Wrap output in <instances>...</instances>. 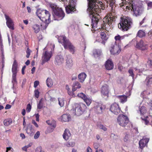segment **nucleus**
<instances>
[{
	"label": "nucleus",
	"mask_w": 152,
	"mask_h": 152,
	"mask_svg": "<svg viewBox=\"0 0 152 152\" xmlns=\"http://www.w3.org/2000/svg\"><path fill=\"white\" fill-rule=\"evenodd\" d=\"M115 0H110L109 6L111 8V11L112 12H115Z\"/></svg>",
	"instance_id": "28"
},
{
	"label": "nucleus",
	"mask_w": 152,
	"mask_h": 152,
	"mask_svg": "<svg viewBox=\"0 0 152 152\" xmlns=\"http://www.w3.org/2000/svg\"><path fill=\"white\" fill-rule=\"evenodd\" d=\"M81 87V84L77 81H75L73 83L72 86V91L74 92L77 89L80 88Z\"/></svg>",
	"instance_id": "22"
},
{
	"label": "nucleus",
	"mask_w": 152,
	"mask_h": 152,
	"mask_svg": "<svg viewBox=\"0 0 152 152\" xmlns=\"http://www.w3.org/2000/svg\"><path fill=\"white\" fill-rule=\"evenodd\" d=\"M20 135L22 139H24L25 138V136L24 134L21 133L20 134Z\"/></svg>",
	"instance_id": "64"
},
{
	"label": "nucleus",
	"mask_w": 152,
	"mask_h": 152,
	"mask_svg": "<svg viewBox=\"0 0 152 152\" xmlns=\"http://www.w3.org/2000/svg\"><path fill=\"white\" fill-rule=\"evenodd\" d=\"M136 48L143 50H146L147 48L146 44L144 43L143 41L142 40L137 43Z\"/></svg>",
	"instance_id": "17"
},
{
	"label": "nucleus",
	"mask_w": 152,
	"mask_h": 152,
	"mask_svg": "<svg viewBox=\"0 0 152 152\" xmlns=\"http://www.w3.org/2000/svg\"><path fill=\"white\" fill-rule=\"evenodd\" d=\"M149 140V138H145L144 137L139 142V146L141 149H142L144 147L147 145Z\"/></svg>",
	"instance_id": "16"
},
{
	"label": "nucleus",
	"mask_w": 152,
	"mask_h": 152,
	"mask_svg": "<svg viewBox=\"0 0 152 152\" xmlns=\"http://www.w3.org/2000/svg\"><path fill=\"white\" fill-rule=\"evenodd\" d=\"M129 122L128 117L123 114L119 115L117 118V123L120 126L125 127Z\"/></svg>",
	"instance_id": "6"
},
{
	"label": "nucleus",
	"mask_w": 152,
	"mask_h": 152,
	"mask_svg": "<svg viewBox=\"0 0 152 152\" xmlns=\"http://www.w3.org/2000/svg\"><path fill=\"white\" fill-rule=\"evenodd\" d=\"M42 102V99H41L39 101V103L37 104V108L38 109H40L42 107L43 104Z\"/></svg>",
	"instance_id": "47"
},
{
	"label": "nucleus",
	"mask_w": 152,
	"mask_h": 152,
	"mask_svg": "<svg viewBox=\"0 0 152 152\" xmlns=\"http://www.w3.org/2000/svg\"><path fill=\"white\" fill-rule=\"evenodd\" d=\"M73 65L72 61L71 58H67L66 60L65 67L66 68L70 69Z\"/></svg>",
	"instance_id": "20"
},
{
	"label": "nucleus",
	"mask_w": 152,
	"mask_h": 152,
	"mask_svg": "<svg viewBox=\"0 0 152 152\" xmlns=\"http://www.w3.org/2000/svg\"><path fill=\"white\" fill-rule=\"evenodd\" d=\"M36 152H44V151L42 150V148L40 147L37 148L36 150Z\"/></svg>",
	"instance_id": "57"
},
{
	"label": "nucleus",
	"mask_w": 152,
	"mask_h": 152,
	"mask_svg": "<svg viewBox=\"0 0 152 152\" xmlns=\"http://www.w3.org/2000/svg\"><path fill=\"white\" fill-rule=\"evenodd\" d=\"M11 106L9 104H7L6 105L5 107V109H9L11 108Z\"/></svg>",
	"instance_id": "63"
},
{
	"label": "nucleus",
	"mask_w": 152,
	"mask_h": 152,
	"mask_svg": "<svg viewBox=\"0 0 152 152\" xmlns=\"http://www.w3.org/2000/svg\"><path fill=\"white\" fill-rule=\"evenodd\" d=\"M50 6L53 12L54 20H59L64 18L65 13L61 8H59L54 4H50Z\"/></svg>",
	"instance_id": "4"
},
{
	"label": "nucleus",
	"mask_w": 152,
	"mask_h": 152,
	"mask_svg": "<svg viewBox=\"0 0 152 152\" xmlns=\"http://www.w3.org/2000/svg\"><path fill=\"white\" fill-rule=\"evenodd\" d=\"M141 118L142 119L143 122L146 125L149 124V121L151 119H152L151 116H146V117H145L144 118L141 117Z\"/></svg>",
	"instance_id": "23"
},
{
	"label": "nucleus",
	"mask_w": 152,
	"mask_h": 152,
	"mask_svg": "<svg viewBox=\"0 0 152 152\" xmlns=\"http://www.w3.org/2000/svg\"><path fill=\"white\" fill-rule=\"evenodd\" d=\"M98 126L99 128L103 130L104 131H106L107 130V129L105 127V126H104L102 124H99L98 125Z\"/></svg>",
	"instance_id": "49"
},
{
	"label": "nucleus",
	"mask_w": 152,
	"mask_h": 152,
	"mask_svg": "<svg viewBox=\"0 0 152 152\" xmlns=\"http://www.w3.org/2000/svg\"><path fill=\"white\" fill-rule=\"evenodd\" d=\"M67 92L68 94L70 96L72 97H74L75 96V94L73 93V92H72L70 91H67Z\"/></svg>",
	"instance_id": "55"
},
{
	"label": "nucleus",
	"mask_w": 152,
	"mask_h": 152,
	"mask_svg": "<svg viewBox=\"0 0 152 152\" xmlns=\"http://www.w3.org/2000/svg\"><path fill=\"white\" fill-rule=\"evenodd\" d=\"M58 104L61 107H63L64 104V98H58Z\"/></svg>",
	"instance_id": "39"
},
{
	"label": "nucleus",
	"mask_w": 152,
	"mask_h": 152,
	"mask_svg": "<svg viewBox=\"0 0 152 152\" xmlns=\"http://www.w3.org/2000/svg\"><path fill=\"white\" fill-rule=\"evenodd\" d=\"M94 148L96 150H97V149L99 146V144L97 143H94Z\"/></svg>",
	"instance_id": "56"
},
{
	"label": "nucleus",
	"mask_w": 152,
	"mask_h": 152,
	"mask_svg": "<svg viewBox=\"0 0 152 152\" xmlns=\"http://www.w3.org/2000/svg\"><path fill=\"white\" fill-rule=\"evenodd\" d=\"M137 35L140 37H142L145 36V33L143 31L140 30L138 32Z\"/></svg>",
	"instance_id": "38"
},
{
	"label": "nucleus",
	"mask_w": 152,
	"mask_h": 152,
	"mask_svg": "<svg viewBox=\"0 0 152 152\" xmlns=\"http://www.w3.org/2000/svg\"><path fill=\"white\" fill-rule=\"evenodd\" d=\"M75 145V143L73 142H68L66 145L68 147H73Z\"/></svg>",
	"instance_id": "46"
},
{
	"label": "nucleus",
	"mask_w": 152,
	"mask_h": 152,
	"mask_svg": "<svg viewBox=\"0 0 152 152\" xmlns=\"http://www.w3.org/2000/svg\"><path fill=\"white\" fill-rule=\"evenodd\" d=\"M94 107L96 109V111L98 113H102L103 108L101 104L96 103Z\"/></svg>",
	"instance_id": "25"
},
{
	"label": "nucleus",
	"mask_w": 152,
	"mask_h": 152,
	"mask_svg": "<svg viewBox=\"0 0 152 152\" xmlns=\"http://www.w3.org/2000/svg\"><path fill=\"white\" fill-rule=\"evenodd\" d=\"M102 51L99 49H95L93 51V53L94 55H96L97 56H100L101 53Z\"/></svg>",
	"instance_id": "42"
},
{
	"label": "nucleus",
	"mask_w": 152,
	"mask_h": 152,
	"mask_svg": "<svg viewBox=\"0 0 152 152\" xmlns=\"http://www.w3.org/2000/svg\"><path fill=\"white\" fill-rule=\"evenodd\" d=\"M88 8L87 10L89 14L90 18L91 19L92 28L96 27L99 20V15L97 14H95L98 10L99 6L96 4V0H87Z\"/></svg>",
	"instance_id": "1"
},
{
	"label": "nucleus",
	"mask_w": 152,
	"mask_h": 152,
	"mask_svg": "<svg viewBox=\"0 0 152 152\" xmlns=\"http://www.w3.org/2000/svg\"><path fill=\"white\" fill-rule=\"evenodd\" d=\"M16 74H12V83H13V86L12 87V88L13 89H14V84L15 83H17V80L16 79Z\"/></svg>",
	"instance_id": "41"
},
{
	"label": "nucleus",
	"mask_w": 152,
	"mask_h": 152,
	"mask_svg": "<svg viewBox=\"0 0 152 152\" xmlns=\"http://www.w3.org/2000/svg\"><path fill=\"white\" fill-rule=\"evenodd\" d=\"M4 16L6 20V24L8 27L11 29L14 30V24L12 20L6 14H4Z\"/></svg>",
	"instance_id": "14"
},
{
	"label": "nucleus",
	"mask_w": 152,
	"mask_h": 152,
	"mask_svg": "<svg viewBox=\"0 0 152 152\" xmlns=\"http://www.w3.org/2000/svg\"><path fill=\"white\" fill-rule=\"evenodd\" d=\"M105 65L106 69L107 70H110L113 68V64L110 59L107 60L105 62Z\"/></svg>",
	"instance_id": "18"
},
{
	"label": "nucleus",
	"mask_w": 152,
	"mask_h": 152,
	"mask_svg": "<svg viewBox=\"0 0 152 152\" xmlns=\"http://www.w3.org/2000/svg\"><path fill=\"white\" fill-rule=\"evenodd\" d=\"M61 117V120L62 122H68L71 119L70 115L68 114H64Z\"/></svg>",
	"instance_id": "27"
},
{
	"label": "nucleus",
	"mask_w": 152,
	"mask_h": 152,
	"mask_svg": "<svg viewBox=\"0 0 152 152\" xmlns=\"http://www.w3.org/2000/svg\"><path fill=\"white\" fill-rule=\"evenodd\" d=\"M130 7L132 8L134 15L137 17L140 15L142 13L143 10L141 6L135 5L134 4H130Z\"/></svg>",
	"instance_id": "9"
},
{
	"label": "nucleus",
	"mask_w": 152,
	"mask_h": 152,
	"mask_svg": "<svg viewBox=\"0 0 152 152\" xmlns=\"http://www.w3.org/2000/svg\"><path fill=\"white\" fill-rule=\"evenodd\" d=\"M52 55V53L51 51H44L42 53V64H44L49 61Z\"/></svg>",
	"instance_id": "12"
},
{
	"label": "nucleus",
	"mask_w": 152,
	"mask_h": 152,
	"mask_svg": "<svg viewBox=\"0 0 152 152\" xmlns=\"http://www.w3.org/2000/svg\"><path fill=\"white\" fill-rule=\"evenodd\" d=\"M31 106L30 103L28 104L27 106L26 110L27 112H29L31 110Z\"/></svg>",
	"instance_id": "50"
},
{
	"label": "nucleus",
	"mask_w": 152,
	"mask_h": 152,
	"mask_svg": "<svg viewBox=\"0 0 152 152\" xmlns=\"http://www.w3.org/2000/svg\"><path fill=\"white\" fill-rule=\"evenodd\" d=\"M110 90L108 85L105 84L101 88V94L102 97L106 99L109 97Z\"/></svg>",
	"instance_id": "11"
},
{
	"label": "nucleus",
	"mask_w": 152,
	"mask_h": 152,
	"mask_svg": "<svg viewBox=\"0 0 152 152\" xmlns=\"http://www.w3.org/2000/svg\"><path fill=\"white\" fill-rule=\"evenodd\" d=\"M129 135L127 133H125V136L124 138V142H127L129 140Z\"/></svg>",
	"instance_id": "51"
},
{
	"label": "nucleus",
	"mask_w": 152,
	"mask_h": 152,
	"mask_svg": "<svg viewBox=\"0 0 152 152\" xmlns=\"http://www.w3.org/2000/svg\"><path fill=\"white\" fill-rule=\"evenodd\" d=\"M77 96L79 97H80L83 100L87 96L84 94L83 93H78L77 94Z\"/></svg>",
	"instance_id": "45"
},
{
	"label": "nucleus",
	"mask_w": 152,
	"mask_h": 152,
	"mask_svg": "<svg viewBox=\"0 0 152 152\" xmlns=\"http://www.w3.org/2000/svg\"><path fill=\"white\" fill-rule=\"evenodd\" d=\"M110 110L115 115L118 114L121 111L118 105L116 103H114L111 105Z\"/></svg>",
	"instance_id": "13"
},
{
	"label": "nucleus",
	"mask_w": 152,
	"mask_h": 152,
	"mask_svg": "<svg viewBox=\"0 0 152 152\" xmlns=\"http://www.w3.org/2000/svg\"><path fill=\"white\" fill-rule=\"evenodd\" d=\"M32 145V143L31 142L28 145L24 146L22 148V149L23 150L25 151L26 152H27V149L29 147H31Z\"/></svg>",
	"instance_id": "44"
},
{
	"label": "nucleus",
	"mask_w": 152,
	"mask_h": 152,
	"mask_svg": "<svg viewBox=\"0 0 152 152\" xmlns=\"http://www.w3.org/2000/svg\"><path fill=\"white\" fill-rule=\"evenodd\" d=\"M18 66V64L16 60H15L13 62L12 68V74H16L17 71V69Z\"/></svg>",
	"instance_id": "26"
},
{
	"label": "nucleus",
	"mask_w": 152,
	"mask_h": 152,
	"mask_svg": "<svg viewBox=\"0 0 152 152\" xmlns=\"http://www.w3.org/2000/svg\"><path fill=\"white\" fill-rule=\"evenodd\" d=\"M113 20L110 17H108L107 18H104L103 19V22L105 23H107L109 25H111V22Z\"/></svg>",
	"instance_id": "33"
},
{
	"label": "nucleus",
	"mask_w": 152,
	"mask_h": 152,
	"mask_svg": "<svg viewBox=\"0 0 152 152\" xmlns=\"http://www.w3.org/2000/svg\"><path fill=\"white\" fill-rule=\"evenodd\" d=\"M58 42L61 43L62 42L61 39L63 41V45L65 49H68L70 52L72 54H74L75 51V47L70 42L69 40L67 39L64 36L60 37L58 38Z\"/></svg>",
	"instance_id": "5"
},
{
	"label": "nucleus",
	"mask_w": 152,
	"mask_h": 152,
	"mask_svg": "<svg viewBox=\"0 0 152 152\" xmlns=\"http://www.w3.org/2000/svg\"><path fill=\"white\" fill-rule=\"evenodd\" d=\"M128 34H126L122 36H120L118 35L115 37V39L116 41H120L121 40L124 39L125 37H128Z\"/></svg>",
	"instance_id": "31"
},
{
	"label": "nucleus",
	"mask_w": 152,
	"mask_h": 152,
	"mask_svg": "<svg viewBox=\"0 0 152 152\" xmlns=\"http://www.w3.org/2000/svg\"><path fill=\"white\" fill-rule=\"evenodd\" d=\"M128 72L130 74L129 75L132 76V77L133 79L134 77V74L133 70L130 69L129 70Z\"/></svg>",
	"instance_id": "52"
},
{
	"label": "nucleus",
	"mask_w": 152,
	"mask_h": 152,
	"mask_svg": "<svg viewBox=\"0 0 152 152\" xmlns=\"http://www.w3.org/2000/svg\"><path fill=\"white\" fill-rule=\"evenodd\" d=\"M26 133L30 136L33 135L35 131L32 127V126L30 124H28L25 129Z\"/></svg>",
	"instance_id": "15"
},
{
	"label": "nucleus",
	"mask_w": 152,
	"mask_h": 152,
	"mask_svg": "<svg viewBox=\"0 0 152 152\" xmlns=\"http://www.w3.org/2000/svg\"><path fill=\"white\" fill-rule=\"evenodd\" d=\"M117 97L120 100V101L123 103L127 101V96L126 95L117 96Z\"/></svg>",
	"instance_id": "30"
},
{
	"label": "nucleus",
	"mask_w": 152,
	"mask_h": 152,
	"mask_svg": "<svg viewBox=\"0 0 152 152\" xmlns=\"http://www.w3.org/2000/svg\"><path fill=\"white\" fill-rule=\"evenodd\" d=\"M77 0H69V5L65 7L66 12L69 14L72 13V12L76 10L75 6L77 4Z\"/></svg>",
	"instance_id": "8"
},
{
	"label": "nucleus",
	"mask_w": 152,
	"mask_h": 152,
	"mask_svg": "<svg viewBox=\"0 0 152 152\" xmlns=\"http://www.w3.org/2000/svg\"><path fill=\"white\" fill-rule=\"evenodd\" d=\"M88 106L89 105L91 102V99L86 96L83 100Z\"/></svg>",
	"instance_id": "37"
},
{
	"label": "nucleus",
	"mask_w": 152,
	"mask_h": 152,
	"mask_svg": "<svg viewBox=\"0 0 152 152\" xmlns=\"http://www.w3.org/2000/svg\"><path fill=\"white\" fill-rule=\"evenodd\" d=\"M39 82L38 81H35L34 83V87L36 88L39 85Z\"/></svg>",
	"instance_id": "58"
},
{
	"label": "nucleus",
	"mask_w": 152,
	"mask_h": 152,
	"mask_svg": "<svg viewBox=\"0 0 152 152\" xmlns=\"http://www.w3.org/2000/svg\"><path fill=\"white\" fill-rule=\"evenodd\" d=\"M32 123L37 128L38 127V125L37 124V123L35 122V121L34 120H32Z\"/></svg>",
	"instance_id": "60"
},
{
	"label": "nucleus",
	"mask_w": 152,
	"mask_h": 152,
	"mask_svg": "<svg viewBox=\"0 0 152 152\" xmlns=\"http://www.w3.org/2000/svg\"><path fill=\"white\" fill-rule=\"evenodd\" d=\"M139 111H140V115H144L147 112L146 107L143 106H142L141 108H139Z\"/></svg>",
	"instance_id": "32"
},
{
	"label": "nucleus",
	"mask_w": 152,
	"mask_h": 152,
	"mask_svg": "<svg viewBox=\"0 0 152 152\" xmlns=\"http://www.w3.org/2000/svg\"><path fill=\"white\" fill-rule=\"evenodd\" d=\"M87 152H92V150L91 148L88 146L87 149Z\"/></svg>",
	"instance_id": "62"
},
{
	"label": "nucleus",
	"mask_w": 152,
	"mask_h": 152,
	"mask_svg": "<svg viewBox=\"0 0 152 152\" xmlns=\"http://www.w3.org/2000/svg\"><path fill=\"white\" fill-rule=\"evenodd\" d=\"M31 52V50H30L28 47L27 48V50L26 51V57L27 58H28L29 57L30 53Z\"/></svg>",
	"instance_id": "48"
},
{
	"label": "nucleus",
	"mask_w": 152,
	"mask_h": 152,
	"mask_svg": "<svg viewBox=\"0 0 152 152\" xmlns=\"http://www.w3.org/2000/svg\"><path fill=\"white\" fill-rule=\"evenodd\" d=\"M40 134V133L39 132V131H37L34 135V138L35 139H37L39 137Z\"/></svg>",
	"instance_id": "53"
},
{
	"label": "nucleus",
	"mask_w": 152,
	"mask_h": 152,
	"mask_svg": "<svg viewBox=\"0 0 152 152\" xmlns=\"http://www.w3.org/2000/svg\"><path fill=\"white\" fill-rule=\"evenodd\" d=\"M100 35L101 37V38L102 40L101 43L104 45L105 41L108 38L106 37L105 33L104 32H101L100 33Z\"/></svg>",
	"instance_id": "29"
},
{
	"label": "nucleus",
	"mask_w": 152,
	"mask_h": 152,
	"mask_svg": "<svg viewBox=\"0 0 152 152\" xmlns=\"http://www.w3.org/2000/svg\"><path fill=\"white\" fill-rule=\"evenodd\" d=\"M133 24L131 18L125 16L121 18L120 22L118 24V27L123 31H126L130 29Z\"/></svg>",
	"instance_id": "3"
},
{
	"label": "nucleus",
	"mask_w": 152,
	"mask_h": 152,
	"mask_svg": "<svg viewBox=\"0 0 152 152\" xmlns=\"http://www.w3.org/2000/svg\"><path fill=\"white\" fill-rule=\"evenodd\" d=\"M64 62V58L60 55H57L55 57V64L57 65H61Z\"/></svg>",
	"instance_id": "19"
},
{
	"label": "nucleus",
	"mask_w": 152,
	"mask_h": 152,
	"mask_svg": "<svg viewBox=\"0 0 152 152\" xmlns=\"http://www.w3.org/2000/svg\"><path fill=\"white\" fill-rule=\"evenodd\" d=\"M147 86H148L152 83V77H148L146 79L145 81Z\"/></svg>",
	"instance_id": "36"
},
{
	"label": "nucleus",
	"mask_w": 152,
	"mask_h": 152,
	"mask_svg": "<svg viewBox=\"0 0 152 152\" xmlns=\"http://www.w3.org/2000/svg\"><path fill=\"white\" fill-rule=\"evenodd\" d=\"M87 75L84 72H82L79 74L78 78L79 81L81 83H83Z\"/></svg>",
	"instance_id": "21"
},
{
	"label": "nucleus",
	"mask_w": 152,
	"mask_h": 152,
	"mask_svg": "<svg viewBox=\"0 0 152 152\" xmlns=\"http://www.w3.org/2000/svg\"><path fill=\"white\" fill-rule=\"evenodd\" d=\"M75 106V114L77 116L82 115L86 108V105L82 103L76 104Z\"/></svg>",
	"instance_id": "7"
},
{
	"label": "nucleus",
	"mask_w": 152,
	"mask_h": 152,
	"mask_svg": "<svg viewBox=\"0 0 152 152\" xmlns=\"http://www.w3.org/2000/svg\"><path fill=\"white\" fill-rule=\"evenodd\" d=\"M26 68V66L25 65L22 68V73L23 75H24V70Z\"/></svg>",
	"instance_id": "61"
},
{
	"label": "nucleus",
	"mask_w": 152,
	"mask_h": 152,
	"mask_svg": "<svg viewBox=\"0 0 152 152\" xmlns=\"http://www.w3.org/2000/svg\"><path fill=\"white\" fill-rule=\"evenodd\" d=\"M35 96L37 98L39 97V92L38 89H37L34 91Z\"/></svg>",
	"instance_id": "54"
},
{
	"label": "nucleus",
	"mask_w": 152,
	"mask_h": 152,
	"mask_svg": "<svg viewBox=\"0 0 152 152\" xmlns=\"http://www.w3.org/2000/svg\"><path fill=\"white\" fill-rule=\"evenodd\" d=\"M12 122L11 120L10 119H7L4 121L3 123L4 125L8 126Z\"/></svg>",
	"instance_id": "43"
},
{
	"label": "nucleus",
	"mask_w": 152,
	"mask_h": 152,
	"mask_svg": "<svg viewBox=\"0 0 152 152\" xmlns=\"http://www.w3.org/2000/svg\"><path fill=\"white\" fill-rule=\"evenodd\" d=\"M64 139L66 140H67L71 136V133L69 130L65 129L63 135Z\"/></svg>",
	"instance_id": "24"
},
{
	"label": "nucleus",
	"mask_w": 152,
	"mask_h": 152,
	"mask_svg": "<svg viewBox=\"0 0 152 152\" xmlns=\"http://www.w3.org/2000/svg\"><path fill=\"white\" fill-rule=\"evenodd\" d=\"M47 85L48 87H51L53 84V80L51 78H48L46 80Z\"/></svg>",
	"instance_id": "35"
},
{
	"label": "nucleus",
	"mask_w": 152,
	"mask_h": 152,
	"mask_svg": "<svg viewBox=\"0 0 152 152\" xmlns=\"http://www.w3.org/2000/svg\"><path fill=\"white\" fill-rule=\"evenodd\" d=\"M38 17L44 23L41 25L43 29H45L50 22V15L49 12L46 10L38 9L36 12Z\"/></svg>",
	"instance_id": "2"
},
{
	"label": "nucleus",
	"mask_w": 152,
	"mask_h": 152,
	"mask_svg": "<svg viewBox=\"0 0 152 152\" xmlns=\"http://www.w3.org/2000/svg\"><path fill=\"white\" fill-rule=\"evenodd\" d=\"M32 28L34 30L35 32L36 33H38L39 31L40 28L39 26L38 25H34L33 26Z\"/></svg>",
	"instance_id": "40"
},
{
	"label": "nucleus",
	"mask_w": 152,
	"mask_h": 152,
	"mask_svg": "<svg viewBox=\"0 0 152 152\" xmlns=\"http://www.w3.org/2000/svg\"><path fill=\"white\" fill-rule=\"evenodd\" d=\"M39 115L38 113L35 115V116H36V121H39Z\"/></svg>",
	"instance_id": "59"
},
{
	"label": "nucleus",
	"mask_w": 152,
	"mask_h": 152,
	"mask_svg": "<svg viewBox=\"0 0 152 152\" xmlns=\"http://www.w3.org/2000/svg\"><path fill=\"white\" fill-rule=\"evenodd\" d=\"M121 49L120 46L115 43L112 45L110 50V51L112 54L118 55L121 52Z\"/></svg>",
	"instance_id": "10"
},
{
	"label": "nucleus",
	"mask_w": 152,
	"mask_h": 152,
	"mask_svg": "<svg viewBox=\"0 0 152 152\" xmlns=\"http://www.w3.org/2000/svg\"><path fill=\"white\" fill-rule=\"evenodd\" d=\"M47 124L53 127L54 128L56 127V121L53 120L50 121L48 120L46 121Z\"/></svg>",
	"instance_id": "34"
}]
</instances>
